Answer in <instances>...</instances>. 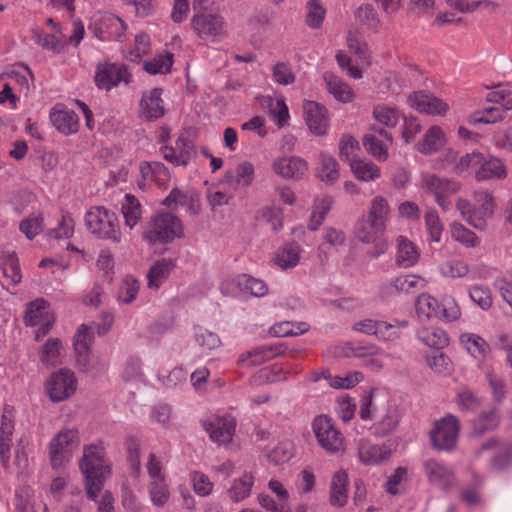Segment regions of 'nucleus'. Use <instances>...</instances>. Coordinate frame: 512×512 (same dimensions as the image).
<instances>
[{
	"mask_svg": "<svg viewBox=\"0 0 512 512\" xmlns=\"http://www.w3.org/2000/svg\"><path fill=\"white\" fill-rule=\"evenodd\" d=\"M285 352L283 345H266L253 348L242 354L239 361L246 363L248 366L261 365Z\"/></svg>",
	"mask_w": 512,
	"mask_h": 512,
	"instance_id": "nucleus-30",
	"label": "nucleus"
},
{
	"mask_svg": "<svg viewBox=\"0 0 512 512\" xmlns=\"http://www.w3.org/2000/svg\"><path fill=\"white\" fill-rule=\"evenodd\" d=\"M322 377L329 381V386L334 389H351L355 387L362 379V373L358 371L350 372L345 376H332L329 371H323Z\"/></svg>",
	"mask_w": 512,
	"mask_h": 512,
	"instance_id": "nucleus-52",
	"label": "nucleus"
},
{
	"mask_svg": "<svg viewBox=\"0 0 512 512\" xmlns=\"http://www.w3.org/2000/svg\"><path fill=\"white\" fill-rule=\"evenodd\" d=\"M481 450H493L499 453L491 460L493 467L496 469H502L506 467L512 459V445L510 443H502L497 438H491L483 443Z\"/></svg>",
	"mask_w": 512,
	"mask_h": 512,
	"instance_id": "nucleus-41",
	"label": "nucleus"
},
{
	"mask_svg": "<svg viewBox=\"0 0 512 512\" xmlns=\"http://www.w3.org/2000/svg\"><path fill=\"white\" fill-rule=\"evenodd\" d=\"M391 215L392 209L388 199L382 195H376L369 201L367 213L363 216L386 229Z\"/></svg>",
	"mask_w": 512,
	"mask_h": 512,
	"instance_id": "nucleus-32",
	"label": "nucleus"
},
{
	"mask_svg": "<svg viewBox=\"0 0 512 512\" xmlns=\"http://www.w3.org/2000/svg\"><path fill=\"white\" fill-rule=\"evenodd\" d=\"M50 119L54 127L64 135H71L78 131L79 119L72 110H53L50 113Z\"/></svg>",
	"mask_w": 512,
	"mask_h": 512,
	"instance_id": "nucleus-36",
	"label": "nucleus"
},
{
	"mask_svg": "<svg viewBox=\"0 0 512 512\" xmlns=\"http://www.w3.org/2000/svg\"><path fill=\"white\" fill-rule=\"evenodd\" d=\"M460 430V423L456 416L447 414L436 421L430 431L433 447L438 451H451L455 448Z\"/></svg>",
	"mask_w": 512,
	"mask_h": 512,
	"instance_id": "nucleus-12",
	"label": "nucleus"
},
{
	"mask_svg": "<svg viewBox=\"0 0 512 512\" xmlns=\"http://www.w3.org/2000/svg\"><path fill=\"white\" fill-rule=\"evenodd\" d=\"M94 81L99 89L110 91L121 84H130L132 74L121 63L104 62L97 65Z\"/></svg>",
	"mask_w": 512,
	"mask_h": 512,
	"instance_id": "nucleus-15",
	"label": "nucleus"
},
{
	"mask_svg": "<svg viewBox=\"0 0 512 512\" xmlns=\"http://www.w3.org/2000/svg\"><path fill=\"white\" fill-rule=\"evenodd\" d=\"M272 171L284 180L298 181L304 178L308 171V163L300 156H280L273 160Z\"/></svg>",
	"mask_w": 512,
	"mask_h": 512,
	"instance_id": "nucleus-18",
	"label": "nucleus"
},
{
	"mask_svg": "<svg viewBox=\"0 0 512 512\" xmlns=\"http://www.w3.org/2000/svg\"><path fill=\"white\" fill-rule=\"evenodd\" d=\"M456 208L462 218L477 230H484L494 213V197L484 189L473 192V201L458 198Z\"/></svg>",
	"mask_w": 512,
	"mask_h": 512,
	"instance_id": "nucleus-3",
	"label": "nucleus"
},
{
	"mask_svg": "<svg viewBox=\"0 0 512 512\" xmlns=\"http://www.w3.org/2000/svg\"><path fill=\"white\" fill-rule=\"evenodd\" d=\"M407 103L419 113L432 116H445L450 109L442 99L422 91L411 93L407 98Z\"/></svg>",
	"mask_w": 512,
	"mask_h": 512,
	"instance_id": "nucleus-20",
	"label": "nucleus"
},
{
	"mask_svg": "<svg viewBox=\"0 0 512 512\" xmlns=\"http://www.w3.org/2000/svg\"><path fill=\"white\" fill-rule=\"evenodd\" d=\"M80 442V433L77 427L61 428L48 445L52 467L58 468L67 463L72 452L79 447Z\"/></svg>",
	"mask_w": 512,
	"mask_h": 512,
	"instance_id": "nucleus-8",
	"label": "nucleus"
},
{
	"mask_svg": "<svg viewBox=\"0 0 512 512\" xmlns=\"http://www.w3.org/2000/svg\"><path fill=\"white\" fill-rule=\"evenodd\" d=\"M500 424V415L497 409L480 413L472 424V433L481 436L496 429Z\"/></svg>",
	"mask_w": 512,
	"mask_h": 512,
	"instance_id": "nucleus-44",
	"label": "nucleus"
},
{
	"mask_svg": "<svg viewBox=\"0 0 512 512\" xmlns=\"http://www.w3.org/2000/svg\"><path fill=\"white\" fill-rule=\"evenodd\" d=\"M165 114V105L162 99V89L153 88L142 94L139 103V115L146 121H153Z\"/></svg>",
	"mask_w": 512,
	"mask_h": 512,
	"instance_id": "nucleus-23",
	"label": "nucleus"
},
{
	"mask_svg": "<svg viewBox=\"0 0 512 512\" xmlns=\"http://www.w3.org/2000/svg\"><path fill=\"white\" fill-rule=\"evenodd\" d=\"M324 82L328 93L332 95L336 101L349 103L355 99V92L341 77L333 73L326 72L324 74Z\"/></svg>",
	"mask_w": 512,
	"mask_h": 512,
	"instance_id": "nucleus-31",
	"label": "nucleus"
},
{
	"mask_svg": "<svg viewBox=\"0 0 512 512\" xmlns=\"http://www.w3.org/2000/svg\"><path fill=\"white\" fill-rule=\"evenodd\" d=\"M78 381L73 371L62 368L53 372L45 382V391L49 399L59 403L71 398L77 390Z\"/></svg>",
	"mask_w": 512,
	"mask_h": 512,
	"instance_id": "nucleus-11",
	"label": "nucleus"
},
{
	"mask_svg": "<svg viewBox=\"0 0 512 512\" xmlns=\"http://www.w3.org/2000/svg\"><path fill=\"white\" fill-rule=\"evenodd\" d=\"M470 299L483 310H488L493 303L491 291L488 287L475 285L469 290Z\"/></svg>",
	"mask_w": 512,
	"mask_h": 512,
	"instance_id": "nucleus-63",
	"label": "nucleus"
},
{
	"mask_svg": "<svg viewBox=\"0 0 512 512\" xmlns=\"http://www.w3.org/2000/svg\"><path fill=\"white\" fill-rule=\"evenodd\" d=\"M316 177L326 185H333L339 180L340 166L333 155L327 152H320L318 154Z\"/></svg>",
	"mask_w": 512,
	"mask_h": 512,
	"instance_id": "nucleus-29",
	"label": "nucleus"
},
{
	"mask_svg": "<svg viewBox=\"0 0 512 512\" xmlns=\"http://www.w3.org/2000/svg\"><path fill=\"white\" fill-rule=\"evenodd\" d=\"M363 146L366 151L377 161L385 162L388 157V144L393 142L390 132L382 128H371L370 132L364 135Z\"/></svg>",
	"mask_w": 512,
	"mask_h": 512,
	"instance_id": "nucleus-21",
	"label": "nucleus"
},
{
	"mask_svg": "<svg viewBox=\"0 0 512 512\" xmlns=\"http://www.w3.org/2000/svg\"><path fill=\"white\" fill-rule=\"evenodd\" d=\"M428 481L443 490H448L455 484L453 471L446 465L434 460L428 459L423 464Z\"/></svg>",
	"mask_w": 512,
	"mask_h": 512,
	"instance_id": "nucleus-24",
	"label": "nucleus"
},
{
	"mask_svg": "<svg viewBox=\"0 0 512 512\" xmlns=\"http://www.w3.org/2000/svg\"><path fill=\"white\" fill-rule=\"evenodd\" d=\"M506 177L507 169L501 159L494 156L485 159L482 155L481 163L475 171L477 181L503 180Z\"/></svg>",
	"mask_w": 512,
	"mask_h": 512,
	"instance_id": "nucleus-27",
	"label": "nucleus"
},
{
	"mask_svg": "<svg viewBox=\"0 0 512 512\" xmlns=\"http://www.w3.org/2000/svg\"><path fill=\"white\" fill-rule=\"evenodd\" d=\"M358 455L363 464L376 465L387 460L390 457V451L383 446L361 440L358 446Z\"/></svg>",
	"mask_w": 512,
	"mask_h": 512,
	"instance_id": "nucleus-37",
	"label": "nucleus"
},
{
	"mask_svg": "<svg viewBox=\"0 0 512 512\" xmlns=\"http://www.w3.org/2000/svg\"><path fill=\"white\" fill-rule=\"evenodd\" d=\"M201 425L212 442L219 446H227L233 441L237 421L230 414L213 415L201 420Z\"/></svg>",
	"mask_w": 512,
	"mask_h": 512,
	"instance_id": "nucleus-14",
	"label": "nucleus"
},
{
	"mask_svg": "<svg viewBox=\"0 0 512 512\" xmlns=\"http://www.w3.org/2000/svg\"><path fill=\"white\" fill-rule=\"evenodd\" d=\"M439 271L445 278L457 279L466 277L470 272V267L464 260L452 259L442 262L439 265Z\"/></svg>",
	"mask_w": 512,
	"mask_h": 512,
	"instance_id": "nucleus-53",
	"label": "nucleus"
},
{
	"mask_svg": "<svg viewBox=\"0 0 512 512\" xmlns=\"http://www.w3.org/2000/svg\"><path fill=\"white\" fill-rule=\"evenodd\" d=\"M347 45L349 51L355 56H357L361 65L365 67H369L371 65V55L369 52V48L364 41L350 34L347 38Z\"/></svg>",
	"mask_w": 512,
	"mask_h": 512,
	"instance_id": "nucleus-57",
	"label": "nucleus"
},
{
	"mask_svg": "<svg viewBox=\"0 0 512 512\" xmlns=\"http://www.w3.org/2000/svg\"><path fill=\"white\" fill-rule=\"evenodd\" d=\"M14 422L13 420L4 413L2 415V422L0 426V457L2 464H7L6 452H9V444L6 441H10V437L13 433Z\"/></svg>",
	"mask_w": 512,
	"mask_h": 512,
	"instance_id": "nucleus-58",
	"label": "nucleus"
},
{
	"mask_svg": "<svg viewBox=\"0 0 512 512\" xmlns=\"http://www.w3.org/2000/svg\"><path fill=\"white\" fill-rule=\"evenodd\" d=\"M255 483L252 471H245L239 477L234 478L226 489V495L231 503L238 504L248 499Z\"/></svg>",
	"mask_w": 512,
	"mask_h": 512,
	"instance_id": "nucleus-25",
	"label": "nucleus"
},
{
	"mask_svg": "<svg viewBox=\"0 0 512 512\" xmlns=\"http://www.w3.org/2000/svg\"><path fill=\"white\" fill-rule=\"evenodd\" d=\"M162 204L171 210H175L178 206H182L192 216L198 215L201 211L200 196L193 190H181L174 188L163 200Z\"/></svg>",
	"mask_w": 512,
	"mask_h": 512,
	"instance_id": "nucleus-22",
	"label": "nucleus"
},
{
	"mask_svg": "<svg viewBox=\"0 0 512 512\" xmlns=\"http://www.w3.org/2000/svg\"><path fill=\"white\" fill-rule=\"evenodd\" d=\"M447 139L443 129L440 126L433 125L429 127L421 140L416 144V149L424 155H431L440 151L446 145Z\"/></svg>",
	"mask_w": 512,
	"mask_h": 512,
	"instance_id": "nucleus-28",
	"label": "nucleus"
},
{
	"mask_svg": "<svg viewBox=\"0 0 512 512\" xmlns=\"http://www.w3.org/2000/svg\"><path fill=\"white\" fill-rule=\"evenodd\" d=\"M460 342L466 351L478 361L483 362L490 354L489 344L477 334L463 333L460 335Z\"/></svg>",
	"mask_w": 512,
	"mask_h": 512,
	"instance_id": "nucleus-39",
	"label": "nucleus"
},
{
	"mask_svg": "<svg viewBox=\"0 0 512 512\" xmlns=\"http://www.w3.org/2000/svg\"><path fill=\"white\" fill-rule=\"evenodd\" d=\"M348 474L339 470L332 476L330 484V504L335 507H344L348 501Z\"/></svg>",
	"mask_w": 512,
	"mask_h": 512,
	"instance_id": "nucleus-33",
	"label": "nucleus"
},
{
	"mask_svg": "<svg viewBox=\"0 0 512 512\" xmlns=\"http://www.w3.org/2000/svg\"><path fill=\"white\" fill-rule=\"evenodd\" d=\"M417 336L425 345L441 349L449 344L447 333L437 327H425L418 331Z\"/></svg>",
	"mask_w": 512,
	"mask_h": 512,
	"instance_id": "nucleus-47",
	"label": "nucleus"
},
{
	"mask_svg": "<svg viewBox=\"0 0 512 512\" xmlns=\"http://www.w3.org/2000/svg\"><path fill=\"white\" fill-rule=\"evenodd\" d=\"M24 320L27 326L39 327L35 333V339L39 341L49 333L55 317L49 310L46 300L38 298L28 304Z\"/></svg>",
	"mask_w": 512,
	"mask_h": 512,
	"instance_id": "nucleus-16",
	"label": "nucleus"
},
{
	"mask_svg": "<svg viewBox=\"0 0 512 512\" xmlns=\"http://www.w3.org/2000/svg\"><path fill=\"white\" fill-rule=\"evenodd\" d=\"M306 8V24L313 29L319 28L325 18V8L318 0H310Z\"/></svg>",
	"mask_w": 512,
	"mask_h": 512,
	"instance_id": "nucleus-60",
	"label": "nucleus"
},
{
	"mask_svg": "<svg viewBox=\"0 0 512 512\" xmlns=\"http://www.w3.org/2000/svg\"><path fill=\"white\" fill-rule=\"evenodd\" d=\"M415 309L420 319L439 318L452 322L461 317V309L456 299L451 295H445L439 302L430 294L422 293L415 301Z\"/></svg>",
	"mask_w": 512,
	"mask_h": 512,
	"instance_id": "nucleus-5",
	"label": "nucleus"
},
{
	"mask_svg": "<svg viewBox=\"0 0 512 512\" xmlns=\"http://www.w3.org/2000/svg\"><path fill=\"white\" fill-rule=\"evenodd\" d=\"M172 65L173 54L166 52L159 54L148 61H145L143 68L147 73L152 75L165 74L171 70Z\"/></svg>",
	"mask_w": 512,
	"mask_h": 512,
	"instance_id": "nucleus-54",
	"label": "nucleus"
},
{
	"mask_svg": "<svg viewBox=\"0 0 512 512\" xmlns=\"http://www.w3.org/2000/svg\"><path fill=\"white\" fill-rule=\"evenodd\" d=\"M311 426L318 445L327 454L341 455L346 451L345 437L332 418L318 415Z\"/></svg>",
	"mask_w": 512,
	"mask_h": 512,
	"instance_id": "nucleus-6",
	"label": "nucleus"
},
{
	"mask_svg": "<svg viewBox=\"0 0 512 512\" xmlns=\"http://www.w3.org/2000/svg\"><path fill=\"white\" fill-rule=\"evenodd\" d=\"M92 340V332L91 328L82 324L78 330L76 335L74 336V350L79 357V359L86 362L88 360V355L90 353V343Z\"/></svg>",
	"mask_w": 512,
	"mask_h": 512,
	"instance_id": "nucleus-51",
	"label": "nucleus"
},
{
	"mask_svg": "<svg viewBox=\"0 0 512 512\" xmlns=\"http://www.w3.org/2000/svg\"><path fill=\"white\" fill-rule=\"evenodd\" d=\"M397 253L396 263L403 268L414 266L419 258L420 253L416 245L405 236H398L396 239Z\"/></svg>",
	"mask_w": 512,
	"mask_h": 512,
	"instance_id": "nucleus-35",
	"label": "nucleus"
},
{
	"mask_svg": "<svg viewBox=\"0 0 512 512\" xmlns=\"http://www.w3.org/2000/svg\"><path fill=\"white\" fill-rule=\"evenodd\" d=\"M195 36L205 42L219 43L228 36V25L219 13H195L190 20Z\"/></svg>",
	"mask_w": 512,
	"mask_h": 512,
	"instance_id": "nucleus-7",
	"label": "nucleus"
},
{
	"mask_svg": "<svg viewBox=\"0 0 512 512\" xmlns=\"http://www.w3.org/2000/svg\"><path fill=\"white\" fill-rule=\"evenodd\" d=\"M148 493L152 504L157 507L165 506L170 499V491L166 480L149 481Z\"/></svg>",
	"mask_w": 512,
	"mask_h": 512,
	"instance_id": "nucleus-55",
	"label": "nucleus"
},
{
	"mask_svg": "<svg viewBox=\"0 0 512 512\" xmlns=\"http://www.w3.org/2000/svg\"><path fill=\"white\" fill-rule=\"evenodd\" d=\"M421 188L425 193L434 196L436 203L443 210H448L451 206L449 198L460 190L461 185L455 180L440 177L434 173H423Z\"/></svg>",
	"mask_w": 512,
	"mask_h": 512,
	"instance_id": "nucleus-9",
	"label": "nucleus"
},
{
	"mask_svg": "<svg viewBox=\"0 0 512 512\" xmlns=\"http://www.w3.org/2000/svg\"><path fill=\"white\" fill-rule=\"evenodd\" d=\"M508 109H510V107H507L506 109L496 106L489 107L482 112L476 113L473 121L474 123L483 124H495L501 122L504 120Z\"/></svg>",
	"mask_w": 512,
	"mask_h": 512,
	"instance_id": "nucleus-62",
	"label": "nucleus"
},
{
	"mask_svg": "<svg viewBox=\"0 0 512 512\" xmlns=\"http://www.w3.org/2000/svg\"><path fill=\"white\" fill-rule=\"evenodd\" d=\"M4 277L12 285L20 283L22 279L18 258L15 253H7L2 258Z\"/></svg>",
	"mask_w": 512,
	"mask_h": 512,
	"instance_id": "nucleus-56",
	"label": "nucleus"
},
{
	"mask_svg": "<svg viewBox=\"0 0 512 512\" xmlns=\"http://www.w3.org/2000/svg\"><path fill=\"white\" fill-rule=\"evenodd\" d=\"M15 509L16 512H48L47 505L28 485H23L16 490Z\"/></svg>",
	"mask_w": 512,
	"mask_h": 512,
	"instance_id": "nucleus-26",
	"label": "nucleus"
},
{
	"mask_svg": "<svg viewBox=\"0 0 512 512\" xmlns=\"http://www.w3.org/2000/svg\"><path fill=\"white\" fill-rule=\"evenodd\" d=\"M94 35L102 41L120 40L126 31L125 23L110 13H99L93 19Z\"/></svg>",
	"mask_w": 512,
	"mask_h": 512,
	"instance_id": "nucleus-19",
	"label": "nucleus"
},
{
	"mask_svg": "<svg viewBox=\"0 0 512 512\" xmlns=\"http://www.w3.org/2000/svg\"><path fill=\"white\" fill-rule=\"evenodd\" d=\"M269 112L278 127H283L289 120V110L283 98H276L269 105Z\"/></svg>",
	"mask_w": 512,
	"mask_h": 512,
	"instance_id": "nucleus-64",
	"label": "nucleus"
},
{
	"mask_svg": "<svg viewBox=\"0 0 512 512\" xmlns=\"http://www.w3.org/2000/svg\"><path fill=\"white\" fill-rule=\"evenodd\" d=\"M87 229L100 239L114 243L122 241V232L117 215L103 207L93 206L85 214Z\"/></svg>",
	"mask_w": 512,
	"mask_h": 512,
	"instance_id": "nucleus-4",
	"label": "nucleus"
},
{
	"mask_svg": "<svg viewBox=\"0 0 512 512\" xmlns=\"http://www.w3.org/2000/svg\"><path fill=\"white\" fill-rule=\"evenodd\" d=\"M451 238L466 248H475L479 245V237L464 225L458 222H453L450 225Z\"/></svg>",
	"mask_w": 512,
	"mask_h": 512,
	"instance_id": "nucleus-50",
	"label": "nucleus"
},
{
	"mask_svg": "<svg viewBox=\"0 0 512 512\" xmlns=\"http://www.w3.org/2000/svg\"><path fill=\"white\" fill-rule=\"evenodd\" d=\"M400 422V413L396 405H390L386 408L380 419L376 423V433L380 436L391 434L398 427Z\"/></svg>",
	"mask_w": 512,
	"mask_h": 512,
	"instance_id": "nucleus-45",
	"label": "nucleus"
},
{
	"mask_svg": "<svg viewBox=\"0 0 512 512\" xmlns=\"http://www.w3.org/2000/svg\"><path fill=\"white\" fill-rule=\"evenodd\" d=\"M349 166L353 175L363 182L374 181L381 176L380 168L373 162L365 159L351 160Z\"/></svg>",
	"mask_w": 512,
	"mask_h": 512,
	"instance_id": "nucleus-43",
	"label": "nucleus"
},
{
	"mask_svg": "<svg viewBox=\"0 0 512 512\" xmlns=\"http://www.w3.org/2000/svg\"><path fill=\"white\" fill-rule=\"evenodd\" d=\"M427 364L432 371L442 376H449L453 372V363L444 353H438L428 357Z\"/></svg>",
	"mask_w": 512,
	"mask_h": 512,
	"instance_id": "nucleus-61",
	"label": "nucleus"
},
{
	"mask_svg": "<svg viewBox=\"0 0 512 512\" xmlns=\"http://www.w3.org/2000/svg\"><path fill=\"white\" fill-rule=\"evenodd\" d=\"M221 292L226 296H252L261 298L269 293L267 283L249 274H239L224 280L221 284Z\"/></svg>",
	"mask_w": 512,
	"mask_h": 512,
	"instance_id": "nucleus-10",
	"label": "nucleus"
},
{
	"mask_svg": "<svg viewBox=\"0 0 512 512\" xmlns=\"http://www.w3.org/2000/svg\"><path fill=\"white\" fill-rule=\"evenodd\" d=\"M184 235V225L181 219L172 212L162 211L153 214L148 219L142 232V239L149 245H163L183 238Z\"/></svg>",
	"mask_w": 512,
	"mask_h": 512,
	"instance_id": "nucleus-2",
	"label": "nucleus"
},
{
	"mask_svg": "<svg viewBox=\"0 0 512 512\" xmlns=\"http://www.w3.org/2000/svg\"><path fill=\"white\" fill-rule=\"evenodd\" d=\"M301 249L297 245H286L275 254L273 261L281 269L294 268L300 261Z\"/></svg>",
	"mask_w": 512,
	"mask_h": 512,
	"instance_id": "nucleus-48",
	"label": "nucleus"
},
{
	"mask_svg": "<svg viewBox=\"0 0 512 512\" xmlns=\"http://www.w3.org/2000/svg\"><path fill=\"white\" fill-rule=\"evenodd\" d=\"M79 468L84 476L88 497L91 500H96L106 479L112 473V465L107 458L103 442L98 441L83 447Z\"/></svg>",
	"mask_w": 512,
	"mask_h": 512,
	"instance_id": "nucleus-1",
	"label": "nucleus"
},
{
	"mask_svg": "<svg viewBox=\"0 0 512 512\" xmlns=\"http://www.w3.org/2000/svg\"><path fill=\"white\" fill-rule=\"evenodd\" d=\"M386 229L362 215L355 224L354 234L363 244H372V257H379L388 250V242L383 238Z\"/></svg>",
	"mask_w": 512,
	"mask_h": 512,
	"instance_id": "nucleus-13",
	"label": "nucleus"
},
{
	"mask_svg": "<svg viewBox=\"0 0 512 512\" xmlns=\"http://www.w3.org/2000/svg\"><path fill=\"white\" fill-rule=\"evenodd\" d=\"M28 442L20 439L17 445V448L14 453L13 463L10 466L7 462L6 465L3 466L15 472L18 476L25 475L28 472L29 468V458H28ZM7 460L9 459L8 452H6Z\"/></svg>",
	"mask_w": 512,
	"mask_h": 512,
	"instance_id": "nucleus-46",
	"label": "nucleus"
},
{
	"mask_svg": "<svg viewBox=\"0 0 512 512\" xmlns=\"http://www.w3.org/2000/svg\"><path fill=\"white\" fill-rule=\"evenodd\" d=\"M425 225L430 241L439 243L443 234V224L436 210L430 209L425 213Z\"/></svg>",
	"mask_w": 512,
	"mask_h": 512,
	"instance_id": "nucleus-59",
	"label": "nucleus"
},
{
	"mask_svg": "<svg viewBox=\"0 0 512 512\" xmlns=\"http://www.w3.org/2000/svg\"><path fill=\"white\" fill-rule=\"evenodd\" d=\"M175 267L173 259L163 258L156 261L147 273V285L150 289H158L169 277Z\"/></svg>",
	"mask_w": 512,
	"mask_h": 512,
	"instance_id": "nucleus-40",
	"label": "nucleus"
},
{
	"mask_svg": "<svg viewBox=\"0 0 512 512\" xmlns=\"http://www.w3.org/2000/svg\"><path fill=\"white\" fill-rule=\"evenodd\" d=\"M424 285L422 277L414 274L401 275L394 278L389 284L381 289L382 296L390 294L394 290L398 294L409 293L419 286Z\"/></svg>",
	"mask_w": 512,
	"mask_h": 512,
	"instance_id": "nucleus-38",
	"label": "nucleus"
},
{
	"mask_svg": "<svg viewBox=\"0 0 512 512\" xmlns=\"http://www.w3.org/2000/svg\"><path fill=\"white\" fill-rule=\"evenodd\" d=\"M372 117L380 125L394 128L399 121V112L393 106L380 103L373 107Z\"/></svg>",
	"mask_w": 512,
	"mask_h": 512,
	"instance_id": "nucleus-49",
	"label": "nucleus"
},
{
	"mask_svg": "<svg viewBox=\"0 0 512 512\" xmlns=\"http://www.w3.org/2000/svg\"><path fill=\"white\" fill-rule=\"evenodd\" d=\"M303 118L311 134L323 137L327 134L330 117L326 107L316 101L304 100Z\"/></svg>",
	"mask_w": 512,
	"mask_h": 512,
	"instance_id": "nucleus-17",
	"label": "nucleus"
},
{
	"mask_svg": "<svg viewBox=\"0 0 512 512\" xmlns=\"http://www.w3.org/2000/svg\"><path fill=\"white\" fill-rule=\"evenodd\" d=\"M64 346L60 339L49 338L39 350V360L45 367H55L62 363Z\"/></svg>",
	"mask_w": 512,
	"mask_h": 512,
	"instance_id": "nucleus-34",
	"label": "nucleus"
},
{
	"mask_svg": "<svg viewBox=\"0 0 512 512\" xmlns=\"http://www.w3.org/2000/svg\"><path fill=\"white\" fill-rule=\"evenodd\" d=\"M121 213L125 226L130 230L134 229L142 219V207L139 200L131 194H126L121 204Z\"/></svg>",
	"mask_w": 512,
	"mask_h": 512,
	"instance_id": "nucleus-42",
	"label": "nucleus"
}]
</instances>
